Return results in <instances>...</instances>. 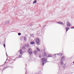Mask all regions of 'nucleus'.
<instances>
[{
    "label": "nucleus",
    "mask_w": 74,
    "mask_h": 74,
    "mask_svg": "<svg viewBox=\"0 0 74 74\" xmlns=\"http://www.w3.org/2000/svg\"><path fill=\"white\" fill-rule=\"evenodd\" d=\"M36 42L37 44H39L40 43V39L38 38L36 39Z\"/></svg>",
    "instance_id": "3"
},
{
    "label": "nucleus",
    "mask_w": 74,
    "mask_h": 74,
    "mask_svg": "<svg viewBox=\"0 0 74 74\" xmlns=\"http://www.w3.org/2000/svg\"><path fill=\"white\" fill-rule=\"evenodd\" d=\"M3 46H4V48H5V45L4 44H3Z\"/></svg>",
    "instance_id": "20"
},
{
    "label": "nucleus",
    "mask_w": 74,
    "mask_h": 74,
    "mask_svg": "<svg viewBox=\"0 0 74 74\" xmlns=\"http://www.w3.org/2000/svg\"><path fill=\"white\" fill-rule=\"evenodd\" d=\"M47 58L46 57H44L42 58V64H44L45 63V62H47Z\"/></svg>",
    "instance_id": "1"
},
{
    "label": "nucleus",
    "mask_w": 74,
    "mask_h": 74,
    "mask_svg": "<svg viewBox=\"0 0 74 74\" xmlns=\"http://www.w3.org/2000/svg\"><path fill=\"white\" fill-rule=\"evenodd\" d=\"M64 56H63L62 57L61 59V61H63V60H64Z\"/></svg>",
    "instance_id": "7"
},
{
    "label": "nucleus",
    "mask_w": 74,
    "mask_h": 74,
    "mask_svg": "<svg viewBox=\"0 0 74 74\" xmlns=\"http://www.w3.org/2000/svg\"><path fill=\"white\" fill-rule=\"evenodd\" d=\"M48 57H52V54H49V55L48 56Z\"/></svg>",
    "instance_id": "12"
},
{
    "label": "nucleus",
    "mask_w": 74,
    "mask_h": 74,
    "mask_svg": "<svg viewBox=\"0 0 74 74\" xmlns=\"http://www.w3.org/2000/svg\"><path fill=\"white\" fill-rule=\"evenodd\" d=\"M27 45V46H28V47H29V45Z\"/></svg>",
    "instance_id": "23"
},
{
    "label": "nucleus",
    "mask_w": 74,
    "mask_h": 74,
    "mask_svg": "<svg viewBox=\"0 0 74 74\" xmlns=\"http://www.w3.org/2000/svg\"><path fill=\"white\" fill-rule=\"evenodd\" d=\"M58 24H61V25H63L64 23L62 22H58Z\"/></svg>",
    "instance_id": "9"
},
{
    "label": "nucleus",
    "mask_w": 74,
    "mask_h": 74,
    "mask_svg": "<svg viewBox=\"0 0 74 74\" xmlns=\"http://www.w3.org/2000/svg\"><path fill=\"white\" fill-rule=\"evenodd\" d=\"M34 53H35V54L36 53H37V51L36 50L34 51Z\"/></svg>",
    "instance_id": "10"
},
{
    "label": "nucleus",
    "mask_w": 74,
    "mask_h": 74,
    "mask_svg": "<svg viewBox=\"0 0 74 74\" xmlns=\"http://www.w3.org/2000/svg\"><path fill=\"white\" fill-rule=\"evenodd\" d=\"M14 62V60L12 59H11L10 60L9 63L10 64H12L13 63V62Z\"/></svg>",
    "instance_id": "4"
},
{
    "label": "nucleus",
    "mask_w": 74,
    "mask_h": 74,
    "mask_svg": "<svg viewBox=\"0 0 74 74\" xmlns=\"http://www.w3.org/2000/svg\"><path fill=\"white\" fill-rule=\"evenodd\" d=\"M42 56L44 57L45 56H47V54H46V53L45 52L44 53L42 54Z\"/></svg>",
    "instance_id": "6"
},
{
    "label": "nucleus",
    "mask_w": 74,
    "mask_h": 74,
    "mask_svg": "<svg viewBox=\"0 0 74 74\" xmlns=\"http://www.w3.org/2000/svg\"><path fill=\"white\" fill-rule=\"evenodd\" d=\"M28 52L30 54V55L32 54V53H33V51H32V49H31V48H28Z\"/></svg>",
    "instance_id": "2"
},
{
    "label": "nucleus",
    "mask_w": 74,
    "mask_h": 74,
    "mask_svg": "<svg viewBox=\"0 0 74 74\" xmlns=\"http://www.w3.org/2000/svg\"><path fill=\"white\" fill-rule=\"evenodd\" d=\"M31 44H34V42H31Z\"/></svg>",
    "instance_id": "19"
},
{
    "label": "nucleus",
    "mask_w": 74,
    "mask_h": 74,
    "mask_svg": "<svg viewBox=\"0 0 74 74\" xmlns=\"http://www.w3.org/2000/svg\"><path fill=\"white\" fill-rule=\"evenodd\" d=\"M22 54H20L19 56V58H20L21 57V56H22Z\"/></svg>",
    "instance_id": "17"
},
{
    "label": "nucleus",
    "mask_w": 74,
    "mask_h": 74,
    "mask_svg": "<svg viewBox=\"0 0 74 74\" xmlns=\"http://www.w3.org/2000/svg\"><path fill=\"white\" fill-rule=\"evenodd\" d=\"M37 3V0H35L33 2V4H35V3Z\"/></svg>",
    "instance_id": "11"
},
{
    "label": "nucleus",
    "mask_w": 74,
    "mask_h": 74,
    "mask_svg": "<svg viewBox=\"0 0 74 74\" xmlns=\"http://www.w3.org/2000/svg\"><path fill=\"white\" fill-rule=\"evenodd\" d=\"M66 32H67V31H68V30L69 29V28L68 27H67L66 28Z\"/></svg>",
    "instance_id": "16"
},
{
    "label": "nucleus",
    "mask_w": 74,
    "mask_h": 74,
    "mask_svg": "<svg viewBox=\"0 0 74 74\" xmlns=\"http://www.w3.org/2000/svg\"><path fill=\"white\" fill-rule=\"evenodd\" d=\"M4 66H5L4 69H6L7 67V65H4Z\"/></svg>",
    "instance_id": "13"
},
{
    "label": "nucleus",
    "mask_w": 74,
    "mask_h": 74,
    "mask_svg": "<svg viewBox=\"0 0 74 74\" xmlns=\"http://www.w3.org/2000/svg\"><path fill=\"white\" fill-rule=\"evenodd\" d=\"M36 49H37L38 51V52H41V50H40V49L38 48H36Z\"/></svg>",
    "instance_id": "8"
},
{
    "label": "nucleus",
    "mask_w": 74,
    "mask_h": 74,
    "mask_svg": "<svg viewBox=\"0 0 74 74\" xmlns=\"http://www.w3.org/2000/svg\"><path fill=\"white\" fill-rule=\"evenodd\" d=\"M67 26H68L69 27H70V26H71V25H70V23L69 22H68L67 23Z\"/></svg>",
    "instance_id": "5"
},
{
    "label": "nucleus",
    "mask_w": 74,
    "mask_h": 74,
    "mask_svg": "<svg viewBox=\"0 0 74 74\" xmlns=\"http://www.w3.org/2000/svg\"><path fill=\"white\" fill-rule=\"evenodd\" d=\"M25 46H23L22 47V49H25Z\"/></svg>",
    "instance_id": "15"
},
{
    "label": "nucleus",
    "mask_w": 74,
    "mask_h": 74,
    "mask_svg": "<svg viewBox=\"0 0 74 74\" xmlns=\"http://www.w3.org/2000/svg\"><path fill=\"white\" fill-rule=\"evenodd\" d=\"M20 54H22V53H23V51L22 50H21L20 51Z\"/></svg>",
    "instance_id": "14"
},
{
    "label": "nucleus",
    "mask_w": 74,
    "mask_h": 74,
    "mask_svg": "<svg viewBox=\"0 0 74 74\" xmlns=\"http://www.w3.org/2000/svg\"><path fill=\"white\" fill-rule=\"evenodd\" d=\"M18 36L21 35V33H18Z\"/></svg>",
    "instance_id": "21"
},
{
    "label": "nucleus",
    "mask_w": 74,
    "mask_h": 74,
    "mask_svg": "<svg viewBox=\"0 0 74 74\" xmlns=\"http://www.w3.org/2000/svg\"><path fill=\"white\" fill-rule=\"evenodd\" d=\"M39 56L40 58L41 57V55H39Z\"/></svg>",
    "instance_id": "22"
},
{
    "label": "nucleus",
    "mask_w": 74,
    "mask_h": 74,
    "mask_svg": "<svg viewBox=\"0 0 74 74\" xmlns=\"http://www.w3.org/2000/svg\"><path fill=\"white\" fill-rule=\"evenodd\" d=\"M63 62H62V61H61L60 62V64L61 65H62V64H63Z\"/></svg>",
    "instance_id": "18"
},
{
    "label": "nucleus",
    "mask_w": 74,
    "mask_h": 74,
    "mask_svg": "<svg viewBox=\"0 0 74 74\" xmlns=\"http://www.w3.org/2000/svg\"><path fill=\"white\" fill-rule=\"evenodd\" d=\"M6 60H7V59H6Z\"/></svg>",
    "instance_id": "24"
}]
</instances>
